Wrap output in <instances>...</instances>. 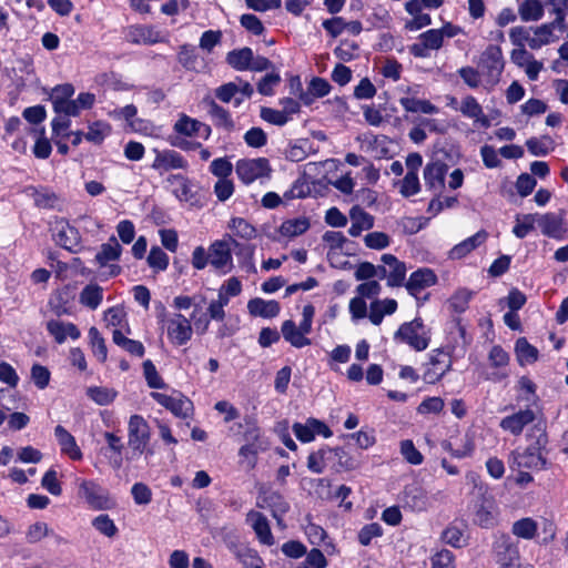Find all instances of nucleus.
Here are the masks:
<instances>
[{
	"instance_id": "obj_1",
	"label": "nucleus",
	"mask_w": 568,
	"mask_h": 568,
	"mask_svg": "<svg viewBox=\"0 0 568 568\" xmlns=\"http://www.w3.org/2000/svg\"><path fill=\"white\" fill-rule=\"evenodd\" d=\"M528 436L535 437L536 442L534 444H530L523 452L516 450L511 454V467L517 469H544L547 464L546 446L548 443L545 428L540 424H537L530 429Z\"/></svg>"
},
{
	"instance_id": "obj_2",
	"label": "nucleus",
	"mask_w": 568,
	"mask_h": 568,
	"mask_svg": "<svg viewBox=\"0 0 568 568\" xmlns=\"http://www.w3.org/2000/svg\"><path fill=\"white\" fill-rule=\"evenodd\" d=\"M161 328L166 333L168 341L173 346L186 345L193 336L191 318L180 312L169 313L162 308L158 316Z\"/></svg>"
},
{
	"instance_id": "obj_3",
	"label": "nucleus",
	"mask_w": 568,
	"mask_h": 568,
	"mask_svg": "<svg viewBox=\"0 0 568 568\" xmlns=\"http://www.w3.org/2000/svg\"><path fill=\"white\" fill-rule=\"evenodd\" d=\"M505 61L503 51L498 45L490 44L480 55L479 68L484 77V85L490 91L500 81Z\"/></svg>"
},
{
	"instance_id": "obj_4",
	"label": "nucleus",
	"mask_w": 568,
	"mask_h": 568,
	"mask_svg": "<svg viewBox=\"0 0 568 568\" xmlns=\"http://www.w3.org/2000/svg\"><path fill=\"white\" fill-rule=\"evenodd\" d=\"M78 494L94 510H111L116 505L108 489L94 480H80Z\"/></svg>"
},
{
	"instance_id": "obj_5",
	"label": "nucleus",
	"mask_w": 568,
	"mask_h": 568,
	"mask_svg": "<svg viewBox=\"0 0 568 568\" xmlns=\"http://www.w3.org/2000/svg\"><path fill=\"white\" fill-rule=\"evenodd\" d=\"M151 439V430L141 415H132L128 423V445L132 452L131 458L141 456Z\"/></svg>"
},
{
	"instance_id": "obj_6",
	"label": "nucleus",
	"mask_w": 568,
	"mask_h": 568,
	"mask_svg": "<svg viewBox=\"0 0 568 568\" xmlns=\"http://www.w3.org/2000/svg\"><path fill=\"white\" fill-rule=\"evenodd\" d=\"M491 556L498 567L517 565L520 560L517 542L507 534L494 535Z\"/></svg>"
},
{
	"instance_id": "obj_7",
	"label": "nucleus",
	"mask_w": 568,
	"mask_h": 568,
	"mask_svg": "<svg viewBox=\"0 0 568 568\" xmlns=\"http://www.w3.org/2000/svg\"><path fill=\"white\" fill-rule=\"evenodd\" d=\"M232 245H237V242L227 235L223 240L213 242L209 247L210 265L223 274L233 268Z\"/></svg>"
},
{
	"instance_id": "obj_8",
	"label": "nucleus",
	"mask_w": 568,
	"mask_h": 568,
	"mask_svg": "<svg viewBox=\"0 0 568 568\" xmlns=\"http://www.w3.org/2000/svg\"><path fill=\"white\" fill-rule=\"evenodd\" d=\"M395 337L405 342L417 352L426 349L430 339L428 331L420 318L404 323L396 332Z\"/></svg>"
},
{
	"instance_id": "obj_9",
	"label": "nucleus",
	"mask_w": 568,
	"mask_h": 568,
	"mask_svg": "<svg viewBox=\"0 0 568 568\" xmlns=\"http://www.w3.org/2000/svg\"><path fill=\"white\" fill-rule=\"evenodd\" d=\"M235 171L243 183L251 184L258 179L268 178L272 169L267 159L257 158L237 161Z\"/></svg>"
},
{
	"instance_id": "obj_10",
	"label": "nucleus",
	"mask_w": 568,
	"mask_h": 568,
	"mask_svg": "<svg viewBox=\"0 0 568 568\" xmlns=\"http://www.w3.org/2000/svg\"><path fill=\"white\" fill-rule=\"evenodd\" d=\"M452 357L444 349H434L429 355V361L425 364L423 379L427 384H435L452 368Z\"/></svg>"
},
{
	"instance_id": "obj_11",
	"label": "nucleus",
	"mask_w": 568,
	"mask_h": 568,
	"mask_svg": "<svg viewBox=\"0 0 568 568\" xmlns=\"http://www.w3.org/2000/svg\"><path fill=\"white\" fill-rule=\"evenodd\" d=\"M345 453L341 448H321L317 452H313L307 457V468L314 474H322L327 466V463L334 458L339 459V464L345 469H353L355 467L354 462L347 458L345 463H342Z\"/></svg>"
},
{
	"instance_id": "obj_12",
	"label": "nucleus",
	"mask_w": 568,
	"mask_h": 568,
	"mask_svg": "<svg viewBox=\"0 0 568 568\" xmlns=\"http://www.w3.org/2000/svg\"><path fill=\"white\" fill-rule=\"evenodd\" d=\"M381 260L384 263L381 266V278L386 277L387 285L390 287L402 286L407 271L405 263L393 254H384Z\"/></svg>"
},
{
	"instance_id": "obj_13",
	"label": "nucleus",
	"mask_w": 568,
	"mask_h": 568,
	"mask_svg": "<svg viewBox=\"0 0 568 568\" xmlns=\"http://www.w3.org/2000/svg\"><path fill=\"white\" fill-rule=\"evenodd\" d=\"M152 398L169 409L176 417L186 418L193 410L192 402L182 394L166 395L163 393H152Z\"/></svg>"
},
{
	"instance_id": "obj_14",
	"label": "nucleus",
	"mask_w": 568,
	"mask_h": 568,
	"mask_svg": "<svg viewBox=\"0 0 568 568\" xmlns=\"http://www.w3.org/2000/svg\"><path fill=\"white\" fill-rule=\"evenodd\" d=\"M444 44L442 33L438 29H430L418 37V42L409 47V52L416 58H428L430 51L439 50Z\"/></svg>"
},
{
	"instance_id": "obj_15",
	"label": "nucleus",
	"mask_w": 568,
	"mask_h": 568,
	"mask_svg": "<svg viewBox=\"0 0 568 568\" xmlns=\"http://www.w3.org/2000/svg\"><path fill=\"white\" fill-rule=\"evenodd\" d=\"M154 161L151 165L156 171L186 170L187 161L179 152L174 150L153 149Z\"/></svg>"
},
{
	"instance_id": "obj_16",
	"label": "nucleus",
	"mask_w": 568,
	"mask_h": 568,
	"mask_svg": "<svg viewBox=\"0 0 568 568\" xmlns=\"http://www.w3.org/2000/svg\"><path fill=\"white\" fill-rule=\"evenodd\" d=\"M538 227L544 235L556 240H562L567 233L562 212L538 214Z\"/></svg>"
},
{
	"instance_id": "obj_17",
	"label": "nucleus",
	"mask_w": 568,
	"mask_h": 568,
	"mask_svg": "<svg viewBox=\"0 0 568 568\" xmlns=\"http://www.w3.org/2000/svg\"><path fill=\"white\" fill-rule=\"evenodd\" d=\"M292 429L296 438L302 443L314 440L315 435H322L325 438L333 435L332 430L316 418H308L305 424L294 423Z\"/></svg>"
},
{
	"instance_id": "obj_18",
	"label": "nucleus",
	"mask_w": 568,
	"mask_h": 568,
	"mask_svg": "<svg viewBox=\"0 0 568 568\" xmlns=\"http://www.w3.org/2000/svg\"><path fill=\"white\" fill-rule=\"evenodd\" d=\"M52 236L57 244L68 251H74L80 244L78 230L71 226L65 220H57L52 225Z\"/></svg>"
},
{
	"instance_id": "obj_19",
	"label": "nucleus",
	"mask_w": 568,
	"mask_h": 568,
	"mask_svg": "<svg viewBox=\"0 0 568 568\" xmlns=\"http://www.w3.org/2000/svg\"><path fill=\"white\" fill-rule=\"evenodd\" d=\"M536 419V413L531 408L520 409L511 415L504 417L499 426L503 430L518 436L524 428Z\"/></svg>"
},
{
	"instance_id": "obj_20",
	"label": "nucleus",
	"mask_w": 568,
	"mask_h": 568,
	"mask_svg": "<svg viewBox=\"0 0 568 568\" xmlns=\"http://www.w3.org/2000/svg\"><path fill=\"white\" fill-rule=\"evenodd\" d=\"M488 362L496 371L487 374L486 379L497 383L508 376L506 367L509 364V355L501 346L495 345L491 347L488 354Z\"/></svg>"
},
{
	"instance_id": "obj_21",
	"label": "nucleus",
	"mask_w": 568,
	"mask_h": 568,
	"mask_svg": "<svg viewBox=\"0 0 568 568\" xmlns=\"http://www.w3.org/2000/svg\"><path fill=\"white\" fill-rule=\"evenodd\" d=\"M437 283V276L430 268H418L413 272L405 284L412 296H417L422 291Z\"/></svg>"
},
{
	"instance_id": "obj_22",
	"label": "nucleus",
	"mask_w": 568,
	"mask_h": 568,
	"mask_svg": "<svg viewBox=\"0 0 568 568\" xmlns=\"http://www.w3.org/2000/svg\"><path fill=\"white\" fill-rule=\"evenodd\" d=\"M474 524L481 528H493L498 524V510L493 500L483 499L475 506Z\"/></svg>"
},
{
	"instance_id": "obj_23",
	"label": "nucleus",
	"mask_w": 568,
	"mask_h": 568,
	"mask_svg": "<svg viewBox=\"0 0 568 568\" xmlns=\"http://www.w3.org/2000/svg\"><path fill=\"white\" fill-rule=\"evenodd\" d=\"M174 131L184 136H194L202 134L204 139H209L211 135V128L193 119L186 114H181L173 126Z\"/></svg>"
},
{
	"instance_id": "obj_24",
	"label": "nucleus",
	"mask_w": 568,
	"mask_h": 568,
	"mask_svg": "<svg viewBox=\"0 0 568 568\" xmlns=\"http://www.w3.org/2000/svg\"><path fill=\"white\" fill-rule=\"evenodd\" d=\"M246 523L253 528L260 542L272 546L274 537L272 535L267 518L258 511L251 510L246 515Z\"/></svg>"
},
{
	"instance_id": "obj_25",
	"label": "nucleus",
	"mask_w": 568,
	"mask_h": 568,
	"mask_svg": "<svg viewBox=\"0 0 568 568\" xmlns=\"http://www.w3.org/2000/svg\"><path fill=\"white\" fill-rule=\"evenodd\" d=\"M447 170L448 166L440 161L427 163L424 169L426 186L433 191H440L444 187Z\"/></svg>"
},
{
	"instance_id": "obj_26",
	"label": "nucleus",
	"mask_w": 568,
	"mask_h": 568,
	"mask_svg": "<svg viewBox=\"0 0 568 568\" xmlns=\"http://www.w3.org/2000/svg\"><path fill=\"white\" fill-rule=\"evenodd\" d=\"M349 219L348 234L353 237L359 236L363 231L371 230L374 226V216L361 206H353L349 210Z\"/></svg>"
},
{
	"instance_id": "obj_27",
	"label": "nucleus",
	"mask_w": 568,
	"mask_h": 568,
	"mask_svg": "<svg viewBox=\"0 0 568 568\" xmlns=\"http://www.w3.org/2000/svg\"><path fill=\"white\" fill-rule=\"evenodd\" d=\"M464 116L473 119L484 128L490 125L489 119L485 115L481 105L473 95L465 97L458 108H456Z\"/></svg>"
},
{
	"instance_id": "obj_28",
	"label": "nucleus",
	"mask_w": 568,
	"mask_h": 568,
	"mask_svg": "<svg viewBox=\"0 0 568 568\" xmlns=\"http://www.w3.org/2000/svg\"><path fill=\"white\" fill-rule=\"evenodd\" d=\"M165 182L173 195L182 202H190L194 197L191 181L182 174H170Z\"/></svg>"
},
{
	"instance_id": "obj_29",
	"label": "nucleus",
	"mask_w": 568,
	"mask_h": 568,
	"mask_svg": "<svg viewBox=\"0 0 568 568\" xmlns=\"http://www.w3.org/2000/svg\"><path fill=\"white\" fill-rule=\"evenodd\" d=\"M128 39L136 44H154L162 41V34L152 26H135L129 29Z\"/></svg>"
},
{
	"instance_id": "obj_30",
	"label": "nucleus",
	"mask_w": 568,
	"mask_h": 568,
	"mask_svg": "<svg viewBox=\"0 0 568 568\" xmlns=\"http://www.w3.org/2000/svg\"><path fill=\"white\" fill-rule=\"evenodd\" d=\"M47 329L58 344L64 343L68 337L78 339L81 336L79 328L73 323H64L58 320L49 321Z\"/></svg>"
},
{
	"instance_id": "obj_31",
	"label": "nucleus",
	"mask_w": 568,
	"mask_h": 568,
	"mask_svg": "<svg viewBox=\"0 0 568 568\" xmlns=\"http://www.w3.org/2000/svg\"><path fill=\"white\" fill-rule=\"evenodd\" d=\"M54 436L63 454L68 455L73 460H80L82 458V452L75 438L63 426L58 425L54 428Z\"/></svg>"
},
{
	"instance_id": "obj_32",
	"label": "nucleus",
	"mask_w": 568,
	"mask_h": 568,
	"mask_svg": "<svg viewBox=\"0 0 568 568\" xmlns=\"http://www.w3.org/2000/svg\"><path fill=\"white\" fill-rule=\"evenodd\" d=\"M247 310L253 316L273 318L278 315L281 308L276 301H265L263 298L255 297L248 301Z\"/></svg>"
},
{
	"instance_id": "obj_33",
	"label": "nucleus",
	"mask_w": 568,
	"mask_h": 568,
	"mask_svg": "<svg viewBox=\"0 0 568 568\" xmlns=\"http://www.w3.org/2000/svg\"><path fill=\"white\" fill-rule=\"evenodd\" d=\"M281 333L284 339L293 347L302 348L312 344V341L305 334H302L301 329L292 320L283 322Z\"/></svg>"
},
{
	"instance_id": "obj_34",
	"label": "nucleus",
	"mask_w": 568,
	"mask_h": 568,
	"mask_svg": "<svg viewBox=\"0 0 568 568\" xmlns=\"http://www.w3.org/2000/svg\"><path fill=\"white\" fill-rule=\"evenodd\" d=\"M396 310L397 302L395 300H376L369 305L368 318L374 325H379L385 315H392Z\"/></svg>"
},
{
	"instance_id": "obj_35",
	"label": "nucleus",
	"mask_w": 568,
	"mask_h": 568,
	"mask_svg": "<svg viewBox=\"0 0 568 568\" xmlns=\"http://www.w3.org/2000/svg\"><path fill=\"white\" fill-rule=\"evenodd\" d=\"M203 103L206 104L207 114L211 116L212 121L216 126L223 128L229 131L234 128V122L231 118L230 112L226 109L219 105L212 99H204Z\"/></svg>"
},
{
	"instance_id": "obj_36",
	"label": "nucleus",
	"mask_w": 568,
	"mask_h": 568,
	"mask_svg": "<svg viewBox=\"0 0 568 568\" xmlns=\"http://www.w3.org/2000/svg\"><path fill=\"white\" fill-rule=\"evenodd\" d=\"M487 239L485 231H479L473 236L464 240L459 244H456L449 252V257L453 260H459L470 253L473 250L481 245Z\"/></svg>"
},
{
	"instance_id": "obj_37",
	"label": "nucleus",
	"mask_w": 568,
	"mask_h": 568,
	"mask_svg": "<svg viewBox=\"0 0 568 568\" xmlns=\"http://www.w3.org/2000/svg\"><path fill=\"white\" fill-rule=\"evenodd\" d=\"M399 104L406 112L410 113H424V114H436L438 108L428 100H420L416 97H402Z\"/></svg>"
},
{
	"instance_id": "obj_38",
	"label": "nucleus",
	"mask_w": 568,
	"mask_h": 568,
	"mask_svg": "<svg viewBox=\"0 0 568 568\" xmlns=\"http://www.w3.org/2000/svg\"><path fill=\"white\" fill-rule=\"evenodd\" d=\"M544 12L541 0H524L518 6V13L524 22L539 21L544 17Z\"/></svg>"
},
{
	"instance_id": "obj_39",
	"label": "nucleus",
	"mask_w": 568,
	"mask_h": 568,
	"mask_svg": "<svg viewBox=\"0 0 568 568\" xmlns=\"http://www.w3.org/2000/svg\"><path fill=\"white\" fill-rule=\"evenodd\" d=\"M104 438L108 444V449L111 452V455L108 456L109 464L113 469L118 470L122 467L123 464L122 450L124 446L122 439L114 433L110 432L104 433Z\"/></svg>"
},
{
	"instance_id": "obj_40",
	"label": "nucleus",
	"mask_w": 568,
	"mask_h": 568,
	"mask_svg": "<svg viewBox=\"0 0 568 568\" xmlns=\"http://www.w3.org/2000/svg\"><path fill=\"white\" fill-rule=\"evenodd\" d=\"M103 300V288L98 284H88L79 295V302L90 310H97Z\"/></svg>"
},
{
	"instance_id": "obj_41",
	"label": "nucleus",
	"mask_w": 568,
	"mask_h": 568,
	"mask_svg": "<svg viewBox=\"0 0 568 568\" xmlns=\"http://www.w3.org/2000/svg\"><path fill=\"white\" fill-rule=\"evenodd\" d=\"M556 40L551 26L547 23L531 27L530 49L538 50Z\"/></svg>"
},
{
	"instance_id": "obj_42",
	"label": "nucleus",
	"mask_w": 568,
	"mask_h": 568,
	"mask_svg": "<svg viewBox=\"0 0 568 568\" xmlns=\"http://www.w3.org/2000/svg\"><path fill=\"white\" fill-rule=\"evenodd\" d=\"M253 58L251 48H242L230 51L226 55V62L237 71L248 70Z\"/></svg>"
},
{
	"instance_id": "obj_43",
	"label": "nucleus",
	"mask_w": 568,
	"mask_h": 568,
	"mask_svg": "<svg viewBox=\"0 0 568 568\" xmlns=\"http://www.w3.org/2000/svg\"><path fill=\"white\" fill-rule=\"evenodd\" d=\"M122 247L118 240L112 236L106 243L101 245L100 251L95 255L97 262L100 266H105L108 262L115 261L120 257Z\"/></svg>"
},
{
	"instance_id": "obj_44",
	"label": "nucleus",
	"mask_w": 568,
	"mask_h": 568,
	"mask_svg": "<svg viewBox=\"0 0 568 568\" xmlns=\"http://www.w3.org/2000/svg\"><path fill=\"white\" fill-rule=\"evenodd\" d=\"M515 352L519 365L532 364L538 358V349L528 343L525 337L518 338L515 345Z\"/></svg>"
},
{
	"instance_id": "obj_45",
	"label": "nucleus",
	"mask_w": 568,
	"mask_h": 568,
	"mask_svg": "<svg viewBox=\"0 0 568 568\" xmlns=\"http://www.w3.org/2000/svg\"><path fill=\"white\" fill-rule=\"evenodd\" d=\"M528 151L535 156H545L555 148L554 140L548 135L530 138L526 141Z\"/></svg>"
},
{
	"instance_id": "obj_46",
	"label": "nucleus",
	"mask_w": 568,
	"mask_h": 568,
	"mask_svg": "<svg viewBox=\"0 0 568 568\" xmlns=\"http://www.w3.org/2000/svg\"><path fill=\"white\" fill-rule=\"evenodd\" d=\"M535 224L538 225V214L517 215L513 233L516 237L524 239L534 230Z\"/></svg>"
},
{
	"instance_id": "obj_47",
	"label": "nucleus",
	"mask_w": 568,
	"mask_h": 568,
	"mask_svg": "<svg viewBox=\"0 0 568 568\" xmlns=\"http://www.w3.org/2000/svg\"><path fill=\"white\" fill-rule=\"evenodd\" d=\"M113 342L131 355L138 357H142L144 355L143 344L139 341L125 337L119 329L113 331Z\"/></svg>"
},
{
	"instance_id": "obj_48",
	"label": "nucleus",
	"mask_w": 568,
	"mask_h": 568,
	"mask_svg": "<svg viewBox=\"0 0 568 568\" xmlns=\"http://www.w3.org/2000/svg\"><path fill=\"white\" fill-rule=\"evenodd\" d=\"M214 93H215V97L221 102L230 103L231 101H233V104L236 108L240 106L243 102V98L239 97L237 87H236L235 81L227 82V83L220 85L219 88L215 89Z\"/></svg>"
},
{
	"instance_id": "obj_49",
	"label": "nucleus",
	"mask_w": 568,
	"mask_h": 568,
	"mask_svg": "<svg viewBox=\"0 0 568 568\" xmlns=\"http://www.w3.org/2000/svg\"><path fill=\"white\" fill-rule=\"evenodd\" d=\"M537 523L529 517L521 518L513 524L511 532L518 538L532 539L537 534Z\"/></svg>"
},
{
	"instance_id": "obj_50",
	"label": "nucleus",
	"mask_w": 568,
	"mask_h": 568,
	"mask_svg": "<svg viewBox=\"0 0 568 568\" xmlns=\"http://www.w3.org/2000/svg\"><path fill=\"white\" fill-rule=\"evenodd\" d=\"M308 229V220L306 217H298L283 222L280 232L284 236L294 237L305 233Z\"/></svg>"
},
{
	"instance_id": "obj_51",
	"label": "nucleus",
	"mask_w": 568,
	"mask_h": 568,
	"mask_svg": "<svg viewBox=\"0 0 568 568\" xmlns=\"http://www.w3.org/2000/svg\"><path fill=\"white\" fill-rule=\"evenodd\" d=\"M89 338L93 355L101 363H104L108 358V348L104 338L97 327L93 326L89 329Z\"/></svg>"
},
{
	"instance_id": "obj_52",
	"label": "nucleus",
	"mask_w": 568,
	"mask_h": 568,
	"mask_svg": "<svg viewBox=\"0 0 568 568\" xmlns=\"http://www.w3.org/2000/svg\"><path fill=\"white\" fill-rule=\"evenodd\" d=\"M312 149V145L308 140L301 139L295 141L294 143L290 144L285 152L286 159L293 162H300L306 159L310 151Z\"/></svg>"
},
{
	"instance_id": "obj_53",
	"label": "nucleus",
	"mask_w": 568,
	"mask_h": 568,
	"mask_svg": "<svg viewBox=\"0 0 568 568\" xmlns=\"http://www.w3.org/2000/svg\"><path fill=\"white\" fill-rule=\"evenodd\" d=\"M229 227L235 236L244 240H252L256 236L255 227L242 217H233L229 223Z\"/></svg>"
},
{
	"instance_id": "obj_54",
	"label": "nucleus",
	"mask_w": 568,
	"mask_h": 568,
	"mask_svg": "<svg viewBox=\"0 0 568 568\" xmlns=\"http://www.w3.org/2000/svg\"><path fill=\"white\" fill-rule=\"evenodd\" d=\"M87 395L98 405L104 406L111 404L118 393L112 388L93 386L87 389Z\"/></svg>"
},
{
	"instance_id": "obj_55",
	"label": "nucleus",
	"mask_w": 568,
	"mask_h": 568,
	"mask_svg": "<svg viewBox=\"0 0 568 568\" xmlns=\"http://www.w3.org/2000/svg\"><path fill=\"white\" fill-rule=\"evenodd\" d=\"M178 61L186 70H196L199 57L195 47L191 44L181 45L178 52Z\"/></svg>"
},
{
	"instance_id": "obj_56",
	"label": "nucleus",
	"mask_w": 568,
	"mask_h": 568,
	"mask_svg": "<svg viewBox=\"0 0 568 568\" xmlns=\"http://www.w3.org/2000/svg\"><path fill=\"white\" fill-rule=\"evenodd\" d=\"M442 540L454 548H462L466 545L464 531L456 525H449L444 529Z\"/></svg>"
},
{
	"instance_id": "obj_57",
	"label": "nucleus",
	"mask_w": 568,
	"mask_h": 568,
	"mask_svg": "<svg viewBox=\"0 0 568 568\" xmlns=\"http://www.w3.org/2000/svg\"><path fill=\"white\" fill-rule=\"evenodd\" d=\"M92 526L108 538H113L118 534V527L114 521L105 514L94 517L92 519Z\"/></svg>"
},
{
	"instance_id": "obj_58",
	"label": "nucleus",
	"mask_w": 568,
	"mask_h": 568,
	"mask_svg": "<svg viewBox=\"0 0 568 568\" xmlns=\"http://www.w3.org/2000/svg\"><path fill=\"white\" fill-rule=\"evenodd\" d=\"M52 103L53 110L57 113H62L67 116H77L80 113V106L74 100L54 97Z\"/></svg>"
},
{
	"instance_id": "obj_59",
	"label": "nucleus",
	"mask_w": 568,
	"mask_h": 568,
	"mask_svg": "<svg viewBox=\"0 0 568 568\" xmlns=\"http://www.w3.org/2000/svg\"><path fill=\"white\" fill-rule=\"evenodd\" d=\"M531 28L517 26L510 29L509 39L516 48H530Z\"/></svg>"
},
{
	"instance_id": "obj_60",
	"label": "nucleus",
	"mask_w": 568,
	"mask_h": 568,
	"mask_svg": "<svg viewBox=\"0 0 568 568\" xmlns=\"http://www.w3.org/2000/svg\"><path fill=\"white\" fill-rule=\"evenodd\" d=\"M148 264L156 271H165L169 265V256L162 248L153 246L148 256Z\"/></svg>"
},
{
	"instance_id": "obj_61",
	"label": "nucleus",
	"mask_w": 568,
	"mask_h": 568,
	"mask_svg": "<svg viewBox=\"0 0 568 568\" xmlns=\"http://www.w3.org/2000/svg\"><path fill=\"white\" fill-rule=\"evenodd\" d=\"M400 454L405 460L412 465H420L424 459L422 453L415 447L410 439H405L400 443Z\"/></svg>"
},
{
	"instance_id": "obj_62",
	"label": "nucleus",
	"mask_w": 568,
	"mask_h": 568,
	"mask_svg": "<svg viewBox=\"0 0 568 568\" xmlns=\"http://www.w3.org/2000/svg\"><path fill=\"white\" fill-rule=\"evenodd\" d=\"M420 191L418 173L407 172L400 183V193L405 197L413 196Z\"/></svg>"
},
{
	"instance_id": "obj_63",
	"label": "nucleus",
	"mask_w": 568,
	"mask_h": 568,
	"mask_svg": "<svg viewBox=\"0 0 568 568\" xmlns=\"http://www.w3.org/2000/svg\"><path fill=\"white\" fill-rule=\"evenodd\" d=\"M111 128L104 122H95L89 126V131L84 134V138L93 143H101L104 138L110 133Z\"/></svg>"
},
{
	"instance_id": "obj_64",
	"label": "nucleus",
	"mask_w": 568,
	"mask_h": 568,
	"mask_svg": "<svg viewBox=\"0 0 568 568\" xmlns=\"http://www.w3.org/2000/svg\"><path fill=\"white\" fill-rule=\"evenodd\" d=\"M326 566L327 559L324 554L320 549L313 548L306 554L304 562L297 568H326Z\"/></svg>"
}]
</instances>
